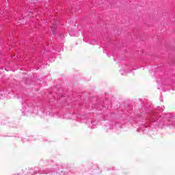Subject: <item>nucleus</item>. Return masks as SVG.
Listing matches in <instances>:
<instances>
[{"label": "nucleus", "mask_w": 175, "mask_h": 175, "mask_svg": "<svg viewBox=\"0 0 175 175\" xmlns=\"http://www.w3.org/2000/svg\"><path fill=\"white\" fill-rule=\"evenodd\" d=\"M51 31H52L53 32H54L53 29V27H51Z\"/></svg>", "instance_id": "f257e3e1"}]
</instances>
